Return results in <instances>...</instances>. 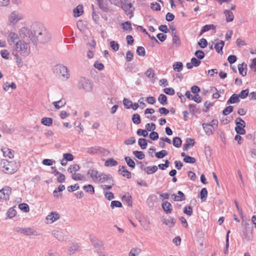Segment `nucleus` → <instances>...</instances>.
Masks as SVG:
<instances>
[{"label":"nucleus","instance_id":"obj_21","mask_svg":"<svg viewBox=\"0 0 256 256\" xmlns=\"http://www.w3.org/2000/svg\"><path fill=\"white\" fill-rule=\"evenodd\" d=\"M238 70L240 74L243 76H246L247 72V64L244 62L239 64L238 65Z\"/></svg>","mask_w":256,"mask_h":256},{"label":"nucleus","instance_id":"obj_23","mask_svg":"<svg viewBox=\"0 0 256 256\" xmlns=\"http://www.w3.org/2000/svg\"><path fill=\"white\" fill-rule=\"evenodd\" d=\"M224 14H225L226 22H230L234 20V16L232 12L230 10H224Z\"/></svg>","mask_w":256,"mask_h":256},{"label":"nucleus","instance_id":"obj_51","mask_svg":"<svg viewBox=\"0 0 256 256\" xmlns=\"http://www.w3.org/2000/svg\"><path fill=\"white\" fill-rule=\"evenodd\" d=\"M168 154V152L166 150H162L156 153V156L158 158H162Z\"/></svg>","mask_w":256,"mask_h":256},{"label":"nucleus","instance_id":"obj_42","mask_svg":"<svg viewBox=\"0 0 256 256\" xmlns=\"http://www.w3.org/2000/svg\"><path fill=\"white\" fill-rule=\"evenodd\" d=\"M83 189L87 192L92 194L94 192V186L91 184H88L84 186Z\"/></svg>","mask_w":256,"mask_h":256},{"label":"nucleus","instance_id":"obj_14","mask_svg":"<svg viewBox=\"0 0 256 256\" xmlns=\"http://www.w3.org/2000/svg\"><path fill=\"white\" fill-rule=\"evenodd\" d=\"M92 244L94 247L98 250V253L99 256H108L104 252L101 251L103 248L102 241H94Z\"/></svg>","mask_w":256,"mask_h":256},{"label":"nucleus","instance_id":"obj_64","mask_svg":"<svg viewBox=\"0 0 256 256\" xmlns=\"http://www.w3.org/2000/svg\"><path fill=\"white\" fill-rule=\"evenodd\" d=\"M140 249L133 248L129 253V256H137L140 252Z\"/></svg>","mask_w":256,"mask_h":256},{"label":"nucleus","instance_id":"obj_11","mask_svg":"<svg viewBox=\"0 0 256 256\" xmlns=\"http://www.w3.org/2000/svg\"><path fill=\"white\" fill-rule=\"evenodd\" d=\"M120 7L124 10L127 15L130 14V18L133 16L132 12L134 8H132L131 3H126V0H124L122 5H121Z\"/></svg>","mask_w":256,"mask_h":256},{"label":"nucleus","instance_id":"obj_2","mask_svg":"<svg viewBox=\"0 0 256 256\" xmlns=\"http://www.w3.org/2000/svg\"><path fill=\"white\" fill-rule=\"evenodd\" d=\"M12 52L17 53L22 56L26 57L30 53V44L26 41L18 40L15 44L14 50Z\"/></svg>","mask_w":256,"mask_h":256},{"label":"nucleus","instance_id":"obj_49","mask_svg":"<svg viewBox=\"0 0 256 256\" xmlns=\"http://www.w3.org/2000/svg\"><path fill=\"white\" fill-rule=\"evenodd\" d=\"M132 120L135 124H138L140 122V117L138 114H134L132 118Z\"/></svg>","mask_w":256,"mask_h":256},{"label":"nucleus","instance_id":"obj_26","mask_svg":"<svg viewBox=\"0 0 256 256\" xmlns=\"http://www.w3.org/2000/svg\"><path fill=\"white\" fill-rule=\"evenodd\" d=\"M4 156L8 157L9 158H12L14 157V152L8 148H4L2 149Z\"/></svg>","mask_w":256,"mask_h":256},{"label":"nucleus","instance_id":"obj_10","mask_svg":"<svg viewBox=\"0 0 256 256\" xmlns=\"http://www.w3.org/2000/svg\"><path fill=\"white\" fill-rule=\"evenodd\" d=\"M19 40H20L19 35L15 32H10L7 36V41L10 46L15 44L16 41Z\"/></svg>","mask_w":256,"mask_h":256},{"label":"nucleus","instance_id":"obj_39","mask_svg":"<svg viewBox=\"0 0 256 256\" xmlns=\"http://www.w3.org/2000/svg\"><path fill=\"white\" fill-rule=\"evenodd\" d=\"M138 144L142 150L146 149L148 144L146 140L143 138H139Z\"/></svg>","mask_w":256,"mask_h":256},{"label":"nucleus","instance_id":"obj_15","mask_svg":"<svg viewBox=\"0 0 256 256\" xmlns=\"http://www.w3.org/2000/svg\"><path fill=\"white\" fill-rule=\"evenodd\" d=\"M101 172H98L96 170L90 169L88 170V174L90 175L91 178L95 182H98V176H100Z\"/></svg>","mask_w":256,"mask_h":256},{"label":"nucleus","instance_id":"obj_25","mask_svg":"<svg viewBox=\"0 0 256 256\" xmlns=\"http://www.w3.org/2000/svg\"><path fill=\"white\" fill-rule=\"evenodd\" d=\"M224 45V42L222 40H220L214 46L216 51L218 53L222 54V48Z\"/></svg>","mask_w":256,"mask_h":256},{"label":"nucleus","instance_id":"obj_56","mask_svg":"<svg viewBox=\"0 0 256 256\" xmlns=\"http://www.w3.org/2000/svg\"><path fill=\"white\" fill-rule=\"evenodd\" d=\"M12 54L15 57V58L16 60V62L17 63V64L18 66L20 65V66H22V58L20 56V55L18 54V53H17V54H15V52H12Z\"/></svg>","mask_w":256,"mask_h":256},{"label":"nucleus","instance_id":"obj_27","mask_svg":"<svg viewBox=\"0 0 256 256\" xmlns=\"http://www.w3.org/2000/svg\"><path fill=\"white\" fill-rule=\"evenodd\" d=\"M178 196H176L175 194H172V196H174V199L175 201H182L185 200V196L182 192L178 191Z\"/></svg>","mask_w":256,"mask_h":256},{"label":"nucleus","instance_id":"obj_50","mask_svg":"<svg viewBox=\"0 0 256 256\" xmlns=\"http://www.w3.org/2000/svg\"><path fill=\"white\" fill-rule=\"evenodd\" d=\"M136 52L137 54L140 56H144L146 54L145 49L143 46H138Z\"/></svg>","mask_w":256,"mask_h":256},{"label":"nucleus","instance_id":"obj_22","mask_svg":"<svg viewBox=\"0 0 256 256\" xmlns=\"http://www.w3.org/2000/svg\"><path fill=\"white\" fill-rule=\"evenodd\" d=\"M202 126L206 134L209 136L212 134L214 128L208 123H203Z\"/></svg>","mask_w":256,"mask_h":256},{"label":"nucleus","instance_id":"obj_34","mask_svg":"<svg viewBox=\"0 0 256 256\" xmlns=\"http://www.w3.org/2000/svg\"><path fill=\"white\" fill-rule=\"evenodd\" d=\"M183 68V64L182 62H176L173 64L174 70L177 72H180Z\"/></svg>","mask_w":256,"mask_h":256},{"label":"nucleus","instance_id":"obj_4","mask_svg":"<svg viewBox=\"0 0 256 256\" xmlns=\"http://www.w3.org/2000/svg\"><path fill=\"white\" fill-rule=\"evenodd\" d=\"M54 72L62 80H66L70 77L68 68L62 64H58L54 68Z\"/></svg>","mask_w":256,"mask_h":256},{"label":"nucleus","instance_id":"obj_62","mask_svg":"<svg viewBox=\"0 0 256 256\" xmlns=\"http://www.w3.org/2000/svg\"><path fill=\"white\" fill-rule=\"evenodd\" d=\"M123 104L126 108H130L132 106V102L129 100L128 98H124L123 100Z\"/></svg>","mask_w":256,"mask_h":256},{"label":"nucleus","instance_id":"obj_44","mask_svg":"<svg viewBox=\"0 0 256 256\" xmlns=\"http://www.w3.org/2000/svg\"><path fill=\"white\" fill-rule=\"evenodd\" d=\"M200 195V198L203 201H204L206 200L207 196H208V191H207L206 188H203L201 190Z\"/></svg>","mask_w":256,"mask_h":256},{"label":"nucleus","instance_id":"obj_38","mask_svg":"<svg viewBox=\"0 0 256 256\" xmlns=\"http://www.w3.org/2000/svg\"><path fill=\"white\" fill-rule=\"evenodd\" d=\"M80 166L78 164H74L72 165H70L68 168V171L72 174H74L73 172H76V171H78L80 170Z\"/></svg>","mask_w":256,"mask_h":256},{"label":"nucleus","instance_id":"obj_63","mask_svg":"<svg viewBox=\"0 0 256 256\" xmlns=\"http://www.w3.org/2000/svg\"><path fill=\"white\" fill-rule=\"evenodd\" d=\"M184 212L188 216H191L192 214V208L190 206H186L184 209Z\"/></svg>","mask_w":256,"mask_h":256},{"label":"nucleus","instance_id":"obj_24","mask_svg":"<svg viewBox=\"0 0 256 256\" xmlns=\"http://www.w3.org/2000/svg\"><path fill=\"white\" fill-rule=\"evenodd\" d=\"M239 96L236 94H233L228 100V104L238 103L240 101Z\"/></svg>","mask_w":256,"mask_h":256},{"label":"nucleus","instance_id":"obj_3","mask_svg":"<svg viewBox=\"0 0 256 256\" xmlns=\"http://www.w3.org/2000/svg\"><path fill=\"white\" fill-rule=\"evenodd\" d=\"M25 18L24 14L18 10L12 11L8 16V24L9 26L14 27L20 21Z\"/></svg>","mask_w":256,"mask_h":256},{"label":"nucleus","instance_id":"obj_8","mask_svg":"<svg viewBox=\"0 0 256 256\" xmlns=\"http://www.w3.org/2000/svg\"><path fill=\"white\" fill-rule=\"evenodd\" d=\"M98 177L100 178H98V183H103L104 182H107L109 184L114 185V180L110 174H106L101 172L100 176H98Z\"/></svg>","mask_w":256,"mask_h":256},{"label":"nucleus","instance_id":"obj_30","mask_svg":"<svg viewBox=\"0 0 256 256\" xmlns=\"http://www.w3.org/2000/svg\"><path fill=\"white\" fill-rule=\"evenodd\" d=\"M52 104L56 109L59 110L66 104V102L63 101L62 100H60L52 102Z\"/></svg>","mask_w":256,"mask_h":256},{"label":"nucleus","instance_id":"obj_53","mask_svg":"<svg viewBox=\"0 0 256 256\" xmlns=\"http://www.w3.org/2000/svg\"><path fill=\"white\" fill-rule=\"evenodd\" d=\"M184 161L186 163L194 164L196 162V159L193 157L188 156L184 158Z\"/></svg>","mask_w":256,"mask_h":256},{"label":"nucleus","instance_id":"obj_17","mask_svg":"<svg viewBox=\"0 0 256 256\" xmlns=\"http://www.w3.org/2000/svg\"><path fill=\"white\" fill-rule=\"evenodd\" d=\"M98 7L103 11L108 12L109 10L108 0H96Z\"/></svg>","mask_w":256,"mask_h":256},{"label":"nucleus","instance_id":"obj_6","mask_svg":"<svg viewBox=\"0 0 256 256\" xmlns=\"http://www.w3.org/2000/svg\"><path fill=\"white\" fill-rule=\"evenodd\" d=\"M78 88L86 92H90L92 89V85L89 80L82 78L78 83Z\"/></svg>","mask_w":256,"mask_h":256},{"label":"nucleus","instance_id":"obj_1","mask_svg":"<svg viewBox=\"0 0 256 256\" xmlns=\"http://www.w3.org/2000/svg\"><path fill=\"white\" fill-rule=\"evenodd\" d=\"M31 28L34 35L40 42L46 44L50 40V34L42 24L34 22L32 24Z\"/></svg>","mask_w":256,"mask_h":256},{"label":"nucleus","instance_id":"obj_35","mask_svg":"<svg viewBox=\"0 0 256 256\" xmlns=\"http://www.w3.org/2000/svg\"><path fill=\"white\" fill-rule=\"evenodd\" d=\"M72 178L75 180H85V176L80 174H72Z\"/></svg>","mask_w":256,"mask_h":256},{"label":"nucleus","instance_id":"obj_57","mask_svg":"<svg viewBox=\"0 0 256 256\" xmlns=\"http://www.w3.org/2000/svg\"><path fill=\"white\" fill-rule=\"evenodd\" d=\"M244 127L238 126H236L235 130L236 132V133L239 134H244L246 133V130L244 129Z\"/></svg>","mask_w":256,"mask_h":256},{"label":"nucleus","instance_id":"obj_16","mask_svg":"<svg viewBox=\"0 0 256 256\" xmlns=\"http://www.w3.org/2000/svg\"><path fill=\"white\" fill-rule=\"evenodd\" d=\"M60 218V214L56 212H51L47 216L46 220L48 222L52 223L58 220Z\"/></svg>","mask_w":256,"mask_h":256},{"label":"nucleus","instance_id":"obj_46","mask_svg":"<svg viewBox=\"0 0 256 256\" xmlns=\"http://www.w3.org/2000/svg\"><path fill=\"white\" fill-rule=\"evenodd\" d=\"M18 208L20 210L24 212H28L30 210L29 206L28 204L25 203H21L18 205Z\"/></svg>","mask_w":256,"mask_h":256},{"label":"nucleus","instance_id":"obj_18","mask_svg":"<svg viewBox=\"0 0 256 256\" xmlns=\"http://www.w3.org/2000/svg\"><path fill=\"white\" fill-rule=\"evenodd\" d=\"M118 172L124 177H126L128 178H131V173L126 168L123 166H119Z\"/></svg>","mask_w":256,"mask_h":256},{"label":"nucleus","instance_id":"obj_29","mask_svg":"<svg viewBox=\"0 0 256 256\" xmlns=\"http://www.w3.org/2000/svg\"><path fill=\"white\" fill-rule=\"evenodd\" d=\"M216 26L213 24H206L202 28V29L201 30L200 32V36L211 29L214 30Z\"/></svg>","mask_w":256,"mask_h":256},{"label":"nucleus","instance_id":"obj_54","mask_svg":"<svg viewBox=\"0 0 256 256\" xmlns=\"http://www.w3.org/2000/svg\"><path fill=\"white\" fill-rule=\"evenodd\" d=\"M172 42L176 46H180V40L177 34L172 36Z\"/></svg>","mask_w":256,"mask_h":256},{"label":"nucleus","instance_id":"obj_13","mask_svg":"<svg viewBox=\"0 0 256 256\" xmlns=\"http://www.w3.org/2000/svg\"><path fill=\"white\" fill-rule=\"evenodd\" d=\"M95 45L96 42L94 40H92V43H88L87 44L88 50L86 56L88 58H92L94 57V52L95 50Z\"/></svg>","mask_w":256,"mask_h":256},{"label":"nucleus","instance_id":"obj_55","mask_svg":"<svg viewBox=\"0 0 256 256\" xmlns=\"http://www.w3.org/2000/svg\"><path fill=\"white\" fill-rule=\"evenodd\" d=\"M249 93L248 89H246L244 90H242L238 95L240 98L242 99L245 98L248 95Z\"/></svg>","mask_w":256,"mask_h":256},{"label":"nucleus","instance_id":"obj_5","mask_svg":"<svg viewBox=\"0 0 256 256\" xmlns=\"http://www.w3.org/2000/svg\"><path fill=\"white\" fill-rule=\"evenodd\" d=\"M2 171L8 174L15 172L17 170V166L16 164L14 162H8L4 160L3 162Z\"/></svg>","mask_w":256,"mask_h":256},{"label":"nucleus","instance_id":"obj_40","mask_svg":"<svg viewBox=\"0 0 256 256\" xmlns=\"http://www.w3.org/2000/svg\"><path fill=\"white\" fill-rule=\"evenodd\" d=\"M132 196L129 194H125L122 197V200H125L128 203V206H132Z\"/></svg>","mask_w":256,"mask_h":256},{"label":"nucleus","instance_id":"obj_47","mask_svg":"<svg viewBox=\"0 0 256 256\" xmlns=\"http://www.w3.org/2000/svg\"><path fill=\"white\" fill-rule=\"evenodd\" d=\"M8 216L10 218H12L16 214V211L14 208H10L7 212Z\"/></svg>","mask_w":256,"mask_h":256},{"label":"nucleus","instance_id":"obj_12","mask_svg":"<svg viewBox=\"0 0 256 256\" xmlns=\"http://www.w3.org/2000/svg\"><path fill=\"white\" fill-rule=\"evenodd\" d=\"M18 232L28 236H37L38 232L30 228H19Z\"/></svg>","mask_w":256,"mask_h":256},{"label":"nucleus","instance_id":"obj_33","mask_svg":"<svg viewBox=\"0 0 256 256\" xmlns=\"http://www.w3.org/2000/svg\"><path fill=\"white\" fill-rule=\"evenodd\" d=\"M158 101L162 106H166L168 104L167 97L164 94H160L159 96Z\"/></svg>","mask_w":256,"mask_h":256},{"label":"nucleus","instance_id":"obj_31","mask_svg":"<svg viewBox=\"0 0 256 256\" xmlns=\"http://www.w3.org/2000/svg\"><path fill=\"white\" fill-rule=\"evenodd\" d=\"M118 164V162L117 161L114 160L113 158H110L108 159L105 163L104 165L106 166H116Z\"/></svg>","mask_w":256,"mask_h":256},{"label":"nucleus","instance_id":"obj_32","mask_svg":"<svg viewBox=\"0 0 256 256\" xmlns=\"http://www.w3.org/2000/svg\"><path fill=\"white\" fill-rule=\"evenodd\" d=\"M41 123L46 126H51L52 124V119L51 118H43L41 120Z\"/></svg>","mask_w":256,"mask_h":256},{"label":"nucleus","instance_id":"obj_59","mask_svg":"<svg viewBox=\"0 0 256 256\" xmlns=\"http://www.w3.org/2000/svg\"><path fill=\"white\" fill-rule=\"evenodd\" d=\"M164 223L169 227H172L175 224L176 220L173 218H170V220H165Z\"/></svg>","mask_w":256,"mask_h":256},{"label":"nucleus","instance_id":"obj_28","mask_svg":"<svg viewBox=\"0 0 256 256\" xmlns=\"http://www.w3.org/2000/svg\"><path fill=\"white\" fill-rule=\"evenodd\" d=\"M194 140L190 138H187L186 139V143L184 144L183 146V150L184 151L187 150L189 148L190 146L192 144V146H194Z\"/></svg>","mask_w":256,"mask_h":256},{"label":"nucleus","instance_id":"obj_20","mask_svg":"<svg viewBox=\"0 0 256 256\" xmlns=\"http://www.w3.org/2000/svg\"><path fill=\"white\" fill-rule=\"evenodd\" d=\"M162 208L166 214H170L172 212V206L168 201L164 202L162 204Z\"/></svg>","mask_w":256,"mask_h":256},{"label":"nucleus","instance_id":"obj_45","mask_svg":"<svg viewBox=\"0 0 256 256\" xmlns=\"http://www.w3.org/2000/svg\"><path fill=\"white\" fill-rule=\"evenodd\" d=\"M52 234L54 236L55 238L56 239L60 240L61 238H64L63 234L61 232L54 230L52 231Z\"/></svg>","mask_w":256,"mask_h":256},{"label":"nucleus","instance_id":"obj_41","mask_svg":"<svg viewBox=\"0 0 256 256\" xmlns=\"http://www.w3.org/2000/svg\"><path fill=\"white\" fill-rule=\"evenodd\" d=\"M127 164L130 168H134L135 167V162H134L129 156H126L124 158Z\"/></svg>","mask_w":256,"mask_h":256},{"label":"nucleus","instance_id":"obj_36","mask_svg":"<svg viewBox=\"0 0 256 256\" xmlns=\"http://www.w3.org/2000/svg\"><path fill=\"white\" fill-rule=\"evenodd\" d=\"M158 170V167L156 166H147L144 168V170L147 172L148 174H152L154 173Z\"/></svg>","mask_w":256,"mask_h":256},{"label":"nucleus","instance_id":"obj_19","mask_svg":"<svg viewBox=\"0 0 256 256\" xmlns=\"http://www.w3.org/2000/svg\"><path fill=\"white\" fill-rule=\"evenodd\" d=\"M82 5L79 4L73 10L74 16L76 18L80 16L84 12Z\"/></svg>","mask_w":256,"mask_h":256},{"label":"nucleus","instance_id":"obj_9","mask_svg":"<svg viewBox=\"0 0 256 256\" xmlns=\"http://www.w3.org/2000/svg\"><path fill=\"white\" fill-rule=\"evenodd\" d=\"M11 192L12 188L10 187L4 186L0 190V199L3 200H8Z\"/></svg>","mask_w":256,"mask_h":256},{"label":"nucleus","instance_id":"obj_60","mask_svg":"<svg viewBox=\"0 0 256 256\" xmlns=\"http://www.w3.org/2000/svg\"><path fill=\"white\" fill-rule=\"evenodd\" d=\"M198 44L201 48H204L206 46L208 42L205 38H202L198 42Z\"/></svg>","mask_w":256,"mask_h":256},{"label":"nucleus","instance_id":"obj_43","mask_svg":"<svg viewBox=\"0 0 256 256\" xmlns=\"http://www.w3.org/2000/svg\"><path fill=\"white\" fill-rule=\"evenodd\" d=\"M133 154L136 158L139 160H142L144 158L145 156L144 153L142 151H133Z\"/></svg>","mask_w":256,"mask_h":256},{"label":"nucleus","instance_id":"obj_37","mask_svg":"<svg viewBox=\"0 0 256 256\" xmlns=\"http://www.w3.org/2000/svg\"><path fill=\"white\" fill-rule=\"evenodd\" d=\"M173 145L176 148L180 147L182 141L180 137H174L172 140Z\"/></svg>","mask_w":256,"mask_h":256},{"label":"nucleus","instance_id":"obj_58","mask_svg":"<svg viewBox=\"0 0 256 256\" xmlns=\"http://www.w3.org/2000/svg\"><path fill=\"white\" fill-rule=\"evenodd\" d=\"M63 158L66 160V161H72L73 160L74 157L73 155L70 153H65L63 154Z\"/></svg>","mask_w":256,"mask_h":256},{"label":"nucleus","instance_id":"obj_7","mask_svg":"<svg viewBox=\"0 0 256 256\" xmlns=\"http://www.w3.org/2000/svg\"><path fill=\"white\" fill-rule=\"evenodd\" d=\"M20 38H21L20 40H24L28 42V38L33 34L32 30H31L27 27H22L18 32Z\"/></svg>","mask_w":256,"mask_h":256},{"label":"nucleus","instance_id":"obj_48","mask_svg":"<svg viewBox=\"0 0 256 256\" xmlns=\"http://www.w3.org/2000/svg\"><path fill=\"white\" fill-rule=\"evenodd\" d=\"M236 124V126H240L245 127L246 126V122L242 120V119L240 118H237L235 120Z\"/></svg>","mask_w":256,"mask_h":256},{"label":"nucleus","instance_id":"obj_61","mask_svg":"<svg viewBox=\"0 0 256 256\" xmlns=\"http://www.w3.org/2000/svg\"><path fill=\"white\" fill-rule=\"evenodd\" d=\"M110 46L112 48L115 52L118 50L119 48V44L118 42H116L115 41H112L110 42Z\"/></svg>","mask_w":256,"mask_h":256},{"label":"nucleus","instance_id":"obj_52","mask_svg":"<svg viewBox=\"0 0 256 256\" xmlns=\"http://www.w3.org/2000/svg\"><path fill=\"white\" fill-rule=\"evenodd\" d=\"M233 110L234 108L232 106H228L222 110V114L224 116H227L231 113Z\"/></svg>","mask_w":256,"mask_h":256}]
</instances>
